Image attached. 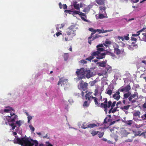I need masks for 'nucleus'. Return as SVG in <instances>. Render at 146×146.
Returning <instances> with one entry per match:
<instances>
[{
	"label": "nucleus",
	"mask_w": 146,
	"mask_h": 146,
	"mask_svg": "<svg viewBox=\"0 0 146 146\" xmlns=\"http://www.w3.org/2000/svg\"><path fill=\"white\" fill-rule=\"evenodd\" d=\"M13 117H11V118L9 119L8 120V121L9 122H13L15 121V120L17 118V116L16 115H13Z\"/></svg>",
	"instance_id": "obj_20"
},
{
	"label": "nucleus",
	"mask_w": 146,
	"mask_h": 146,
	"mask_svg": "<svg viewBox=\"0 0 146 146\" xmlns=\"http://www.w3.org/2000/svg\"><path fill=\"white\" fill-rule=\"evenodd\" d=\"M130 106L129 105H128L126 106H124L123 107H121V108L122 110L125 111L126 110H128L129 109Z\"/></svg>",
	"instance_id": "obj_28"
},
{
	"label": "nucleus",
	"mask_w": 146,
	"mask_h": 146,
	"mask_svg": "<svg viewBox=\"0 0 146 146\" xmlns=\"http://www.w3.org/2000/svg\"><path fill=\"white\" fill-rule=\"evenodd\" d=\"M104 43L106 44L110 45L111 43V42L110 41H109L108 40H106L105 41Z\"/></svg>",
	"instance_id": "obj_44"
},
{
	"label": "nucleus",
	"mask_w": 146,
	"mask_h": 146,
	"mask_svg": "<svg viewBox=\"0 0 146 146\" xmlns=\"http://www.w3.org/2000/svg\"><path fill=\"white\" fill-rule=\"evenodd\" d=\"M28 118V122L29 123L30 121L32 119V117L31 115H29L27 117Z\"/></svg>",
	"instance_id": "obj_48"
},
{
	"label": "nucleus",
	"mask_w": 146,
	"mask_h": 146,
	"mask_svg": "<svg viewBox=\"0 0 146 146\" xmlns=\"http://www.w3.org/2000/svg\"><path fill=\"white\" fill-rule=\"evenodd\" d=\"M138 97V94L137 92H135L134 94L131 95H130V96L128 98V100L129 101H131L132 103H134L136 102V100H132L133 98H134L136 97V98H137Z\"/></svg>",
	"instance_id": "obj_12"
},
{
	"label": "nucleus",
	"mask_w": 146,
	"mask_h": 146,
	"mask_svg": "<svg viewBox=\"0 0 146 146\" xmlns=\"http://www.w3.org/2000/svg\"><path fill=\"white\" fill-rule=\"evenodd\" d=\"M99 8L100 10L101 11H104L106 10V7L105 6H101L99 7Z\"/></svg>",
	"instance_id": "obj_39"
},
{
	"label": "nucleus",
	"mask_w": 146,
	"mask_h": 146,
	"mask_svg": "<svg viewBox=\"0 0 146 146\" xmlns=\"http://www.w3.org/2000/svg\"><path fill=\"white\" fill-rule=\"evenodd\" d=\"M115 52L117 54L119 55L122 54L124 52V50H120L119 49V46L117 44L115 43L113 46Z\"/></svg>",
	"instance_id": "obj_10"
},
{
	"label": "nucleus",
	"mask_w": 146,
	"mask_h": 146,
	"mask_svg": "<svg viewBox=\"0 0 146 146\" xmlns=\"http://www.w3.org/2000/svg\"><path fill=\"white\" fill-rule=\"evenodd\" d=\"M117 108H115L114 109H113L112 112L113 113L115 112L116 111Z\"/></svg>",
	"instance_id": "obj_64"
},
{
	"label": "nucleus",
	"mask_w": 146,
	"mask_h": 146,
	"mask_svg": "<svg viewBox=\"0 0 146 146\" xmlns=\"http://www.w3.org/2000/svg\"><path fill=\"white\" fill-rule=\"evenodd\" d=\"M96 82V81L95 80L93 81H92L90 82V83L91 84V86H94V84H95Z\"/></svg>",
	"instance_id": "obj_55"
},
{
	"label": "nucleus",
	"mask_w": 146,
	"mask_h": 146,
	"mask_svg": "<svg viewBox=\"0 0 146 146\" xmlns=\"http://www.w3.org/2000/svg\"><path fill=\"white\" fill-rule=\"evenodd\" d=\"M97 51H98L100 54H101V52L106 51L104 49V47L103 44H100L97 45L96 46Z\"/></svg>",
	"instance_id": "obj_13"
},
{
	"label": "nucleus",
	"mask_w": 146,
	"mask_h": 146,
	"mask_svg": "<svg viewBox=\"0 0 146 146\" xmlns=\"http://www.w3.org/2000/svg\"><path fill=\"white\" fill-rule=\"evenodd\" d=\"M112 102L111 100H109L108 102V103H106V104L107 106V109L108 110V108H109L110 107L111 105Z\"/></svg>",
	"instance_id": "obj_34"
},
{
	"label": "nucleus",
	"mask_w": 146,
	"mask_h": 146,
	"mask_svg": "<svg viewBox=\"0 0 146 146\" xmlns=\"http://www.w3.org/2000/svg\"><path fill=\"white\" fill-rule=\"evenodd\" d=\"M104 17V16L102 14H100L99 15V18H100V19L103 18Z\"/></svg>",
	"instance_id": "obj_57"
},
{
	"label": "nucleus",
	"mask_w": 146,
	"mask_h": 146,
	"mask_svg": "<svg viewBox=\"0 0 146 146\" xmlns=\"http://www.w3.org/2000/svg\"><path fill=\"white\" fill-rule=\"evenodd\" d=\"M101 36L99 35H96L95 36L93 37V38H92V40H94L96 38H98L99 37Z\"/></svg>",
	"instance_id": "obj_43"
},
{
	"label": "nucleus",
	"mask_w": 146,
	"mask_h": 146,
	"mask_svg": "<svg viewBox=\"0 0 146 146\" xmlns=\"http://www.w3.org/2000/svg\"><path fill=\"white\" fill-rule=\"evenodd\" d=\"M62 8L64 9H66L67 8V6L66 5V4H64L63 5Z\"/></svg>",
	"instance_id": "obj_62"
},
{
	"label": "nucleus",
	"mask_w": 146,
	"mask_h": 146,
	"mask_svg": "<svg viewBox=\"0 0 146 146\" xmlns=\"http://www.w3.org/2000/svg\"><path fill=\"white\" fill-rule=\"evenodd\" d=\"M29 127L30 129L31 130L32 132L34 131L35 128L31 125H29Z\"/></svg>",
	"instance_id": "obj_47"
},
{
	"label": "nucleus",
	"mask_w": 146,
	"mask_h": 146,
	"mask_svg": "<svg viewBox=\"0 0 146 146\" xmlns=\"http://www.w3.org/2000/svg\"><path fill=\"white\" fill-rule=\"evenodd\" d=\"M133 132L134 133V135L135 137L138 136L140 135L141 133V131H138L137 132H135L134 131H133Z\"/></svg>",
	"instance_id": "obj_35"
},
{
	"label": "nucleus",
	"mask_w": 146,
	"mask_h": 146,
	"mask_svg": "<svg viewBox=\"0 0 146 146\" xmlns=\"http://www.w3.org/2000/svg\"><path fill=\"white\" fill-rule=\"evenodd\" d=\"M85 76L88 78H89L94 75L89 69L86 68L85 71Z\"/></svg>",
	"instance_id": "obj_14"
},
{
	"label": "nucleus",
	"mask_w": 146,
	"mask_h": 146,
	"mask_svg": "<svg viewBox=\"0 0 146 146\" xmlns=\"http://www.w3.org/2000/svg\"><path fill=\"white\" fill-rule=\"evenodd\" d=\"M88 124L86 122H84L82 125L81 126L82 128L84 129H86V128H88Z\"/></svg>",
	"instance_id": "obj_26"
},
{
	"label": "nucleus",
	"mask_w": 146,
	"mask_h": 146,
	"mask_svg": "<svg viewBox=\"0 0 146 146\" xmlns=\"http://www.w3.org/2000/svg\"><path fill=\"white\" fill-rule=\"evenodd\" d=\"M113 30H106L104 31V30H103V33H106L107 32L112 31H113Z\"/></svg>",
	"instance_id": "obj_54"
},
{
	"label": "nucleus",
	"mask_w": 146,
	"mask_h": 146,
	"mask_svg": "<svg viewBox=\"0 0 146 146\" xmlns=\"http://www.w3.org/2000/svg\"><path fill=\"white\" fill-rule=\"evenodd\" d=\"M86 60H80V63H82V64H86L87 63V61Z\"/></svg>",
	"instance_id": "obj_45"
},
{
	"label": "nucleus",
	"mask_w": 146,
	"mask_h": 146,
	"mask_svg": "<svg viewBox=\"0 0 146 146\" xmlns=\"http://www.w3.org/2000/svg\"><path fill=\"white\" fill-rule=\"evenodd\" d=\"M96 32H98L99 33H103V30L101 29H97L96 30Z\"/></svg>",
	"instance_id": "obj_49"
},
{
	"label": "nucleus",
	"mask_w": 146,
	"mask_h": 146,
	"mask_svg": "<svg viewBox=\"0 0 146 146\" xmlns=\"http://www.w3.org/2000/svg\"><path fill=\"white\" fill-rule=\"evenodd\" d=\"M112 71V69L111 67L108 65H106L105 69L102 71V75H108V74L111 73Z\"/></svg>",
	"instance_id": "obj_7"
},
{
	"label": "nucleus",
	"mask_w": 146,
	"mask_h": 146,
	"mask_svg": "<svg viewBox=\"0 0 146 146\" xmlns=\"http://www.w3.org/2000/svg\"><path fill=\"white\" fill-rule=\"evenodd\" d=\"M98 137L99 138H101L104 135V133L98 131Z\"/></svg>",
	"instance_id": "obj_38"
},
{
	"label": "nucleus",
	"mask_w": 146,
	"mask_h": 146,
	"mask_svg": "<svg viewBox=\"0 0 146 146\" xmlns=\"http://www.w3.org/2000/svg\"><path fill=\"white\" fill-rule=\"evenodd\" d=\"M117 38L119 40L121 39L122 41H123L124 40V38L123 37L118 36L117 37Z\"/></svg>",
	"instance_id": "obj_58"
},
{
	"label": "nucleus",
	"mask_w": 146,
	"mask_h": 146,
	"mask_svg": "<svg viewBox=\"0 0 146 146\" xmlns=\"http://www.w3.org/2000/svg\"><path fill=\"white\" fill-rule=\"evenodd\" d=\"M143 107L144 108H146V100L143 105Z\"/></svg>",
	"instance_id": "obj_63"
},
{
	"label": "nucleus",
	"mask_w": 146,
	"mask_h": 146,
	"mask_svg": "<svg viewBox=\"0 0 146 146\" xmlns=\"http://www.w3.org/2000/svg\"><path fill=\"white\" fill-rule=\"evenodd\" d=\"M140 40L146 41V33H143L139 36Z\"/></svg>",
	"instance_id": "obj_17"
},
{
	"label": "nucleus",
	"mask_w": 146,
	"mask_h": 146,
	"mask_svg": "<svg viewBox=\"0 0 146 146\" xmlns=\"http://www.w3.org/2000/svg\"><path fill=\"white\" fill-rule=\"evenodd\" d=\"M98 131H93L91 133V134L92 135L94 136L96 135V134H97L98 133Z\"/></svg>",
	"instance_id": "obj_40"
},
{
	"label": "nucleus",
	"mask_w": 146,
	"mask_h": 146,
	"mask_svg": "<svg viewBox=\"0 0 146 146\" xmlns=\"http://www.w3.org/2000/svg\"><path fill=\"white\" fill-rule=\"evenodd\" d=\"M83 81L82 80L81 83L78 86V87L80 89L85 91L87 89L88 84L86 82L83 83Z\"/></svg>",
	"instance_id": "obj_8"
},
{
	"label": "nucleus",
	"mask_w": 146,
	"mask_h": 146,
	"mask_svg": "<svg viewBox=\"0 0 146 146\" xmlns=\"http://www.w3.org/2000/svg\"><path fill=\"white\" fill-rule=\"evenodd\" d=\"M129 34H127V36H124V38L126 40H129V37H128Z\"/></svg>",
	"instance_id": "obj_56"
},
{
	"label": "nucleus",
	"mask_w": 146,
	"mask_h": 146,
	"mask_svg": "<svg viewBox=\"0 0 146 146\" xmlns=\"http://www.w3.org/2000/svg\"><path fill=\"white\" fill-rule=\"evenodd\" d=\"M146 29V28H143L142 29L139 31L137 32L136 34H133L132 35V36H137L139 35H140V33L141 32L145 30Z\"/></svg>",
	"instance_id": "obj_21"
},
{
	"label": "nucleus",
	"mask_w": 146,
	"mask_h": 146,
	"mask_svg": "<svg viewBox=\"0 0 146 146\" xmlns=\"http://www.w3.org/2000/svg\"><path fill=\"white\" fill-rule=\"evenodd\" d=\"M6 108L7 109H6L4 110V111L5 112H9L11 110H14L11 107H9Z\"/></svg>",
	"instance_id": "obj_27"
},
{
	"label": "nucleus",
	"mask_w": 146,
	"mask_h": 146,
	"mask_svg": "<svg viewBox=\"0 0 146 146\" xmlns=\"http://www.w3.org/2000/svg\"><path fill=\"white\" fill-rule=\"evenodd\" d=\"M143 120H145L146 119V112L143 115L141 116V117Z\"/></svg>",
	"instance_id": "obj_53"
},
{
	"label": "nucleus",
	"mask_w": 146,
	"mask_h": 146,
	"mask_svg": "<svg viewBox=\"0 0 146 146\" xmlns=\"http://www.w3.org/2000/svg\"><path fill=\"white\" fill-rule=\"evenodd\" d=\"M108 117H106L105 119L104 120V123H106L108 122H110L111 120V115H108Z\"/></svg>",
	"instance_id": "obj_22"
},
{
	"label": "nucleus",
	"mask_w": 146,
	"mask_h": 146,
	"mask_svg": "<svg viewBox=\"0 0 146 146\" xmlns=\"http://www.w3.org/2000/svg\"><path fill=\"white\" fill-rule=\"evenodd\" d=\"M88 29L89 31L93 32L91 33L90 36L88 38V39H90L92 38L93 35L96 33V30L94 29L93 28H89Z\"/></svg>",
	"instance_id": "obj_18"
},
{
	"label": "nucleus",
	"mask_w": 146,
	"mask_h": 146,
	"mask_svg": "<svg viewBox=\"0 0 146 146\" xmlns=\"http://www.w3.org/2000/svg\"><path fill=\"white\" fill-rule=\"evenodd\" d=\"M69 55L68 53H65L63 55V57L64 58V60L65 61L67 60L68 58Z\"/></svg>",
	"instance_id": "obj_30"
},
{
	"label": "nucleus",
	"mask_w": 146,
	"mask_h": 146,
	"mask_svg": "<svg viewBox=\"0 0 146 146\" xmlns=\"http://www.w3.org/2000/svg\"><path fill=\"white\" fill-rule=\"evenodd\" d=\"M73 13L74 14H79L80 13V10H78V11H74L73 12Z\"/></svg>",
	"instance_id": "obj_42"
},
{
	"label": "nucleus",
	"mask_w": 146,
	"mask_h": 146,
	"mask_svg": "<svg viewBox=\"0 0 146 146\" xmlns=\"http://www.w3.org/2000/svg\"><path fill=\"white\" fill-rule=\"evenodd\" d=\"M14 143L22 146L24 145V146H38V143L37 140L29 139L26 135L21 138H17L15 139L14 140Z\"/></svg>",
	"instance_id": "obj_1"
},
{
	"label": "nucleus",
	"mask_w": 146,
	"mask_h": 146,
	"mask_svg": "<svg viewBox=\"0 0 146 146\" xmlns=\"http://www.w3.org/2000/svg\"><path fill=\"white\" fill-rule=\"evenodd\" d=\"M97 124H95V123H92V124H88V128H92L94 127H95L96 126H97Z\"/></svg>",
	"instance_id": "obj_31"
},
{
	"label": "nucleus",
	"mask_w": 146,
	"mask_h": 146,
	"mask_svg": "<svg viewBox=\"0 0 146 146\" xmlns=\"http://www.w3.org/2000/svg\"><path fill=\"white\" fill-rule=\"evenodd\" d=\"M73 6L75 9L80 10V5L79 4H77V2L75 1L73 2Z\"/></svg>",
	"instance_id": "obj_19"
},
{
	"label": "nucleus",
	"mask_w": 146,
	"mask_h": 146,
	"mask_svg": "<svg viewBox=\"0 0 146 146\" xmlns=\"http://www.w3.org/2000/svg\"><path fill=\"white\" fill-rule=\"evenodd\" d=\"M92 94L93 92H88L87 93L85 96L86 99L88 100L90 102L92 100H93L95 104L98 105V98L96 97H94L92 95Z\"/></svg>",
	"instance_id": "obj_3"
},
{
	"label": "nucleus",
	"mask_w": 146,
	"mask_h": 146,
	"mask_svg": "<svg viewBox=\"0 0 146 146\" xmlns=\"http://www.w3.org/2000/svg\"><path fill=\"white\" fill-rule=\"evenodd\" d=\"M113 54L107 50L106 51V52L102 53L101 54V56L98 57L99 59H103L105 58L106 55H111L113 56Z\"/></svg>",
	"instance_id": "obj_15"
},
{
	"label": "nucleus",
	"mask_w": 146,
	"mask_h": 146,
	"mask_svg": "<svg viewBox=\"0 0 146 146\" xmlns=\"http://www.w3.org/2000/svg\"><path fill=\"white\" fill-rule=\"evenodd\" d=\"M97 64H98L99 66L102 67H106V62L105 61H102L101 62H98L97 63Z\"/></svg>",
	"instance_id": "obj_23"
},
{
	"label": "nucleus",
	"mask_w": 146,
	"mask_h": 146,
	"mask_svg": "<svg viewBox=\"0 0 146 146\" xmlns=\"http://www.w3.org/2000/svg\"><path fill=\"white\" fill-rule=\"evenodd\" d=\"M140 113H141L139 111H137L135 112L134 114V115L136 117L138 116L139 117Z\"/></svg>",
	"instance_id": "obj_33"
},
{
	"label": "nucleus",
	"mask_w": 146,
	"mask_h": 146,
	"mask_svg": "<svg viewBox=\"0 0 146 146\" xmlns=\"http://www.w3.org/2000/svg\"><path fill=\"white\" fill-rule=\"evenodd\" d=\"M131 89V86L129 85H127L125 86L121 87L118 89V90L121 92H129Z\"/></svg>",
	"instance_id": "obj_11"
},
{
	"label": "nucleus",
	"mask_w": 146,
	"mask_h": 146,
	"mask_svg": "<svg viewBox=\"0 0 146 146\" xmlns=\"http://www.w3.org/2000/svg\"><path fill=\"white\" fill-rule=\"evenodd\" d=\"M98 93V90L97 89H95L94 95L95 96H96Z\"/></svg>",
	"instance_id": "obj_41"
},
{
	"label": "nucleus",
	"mask_w": 146,
	"mask_h": 146,
	"mask_svg": "<svg viewBox=\"0 0 146 146\" xmlns=\"http://www.w3.org/2000/svg\"><path fill=\"white\" fill-rule=\"evenodd\" d=\"M101 54H100L98 51H94L92 52L91 54V55L89 56L88 58L86 59L87 60L91 61V60L93 59L96 56H97L96 58L98 59H99L98 57L101 56Z\"/></svg>",
	"instance_id": "obj_6"
},
{
	"label": "nucleus",
	"mask_w": 146,
	"mask_h": 146,
	"mask_svg": "<svg viewBox=\"0 0 146 146\" xmlns=\"http://www.w3.org/2000/svg\"><path fill=\"white\" fill-rule=\"evenodd\" d=\"M96 2L99 5H102L104 3V0H96Z\"/></svg>",
	"instance_id": "obj_25"
},
{
	"label": "nucleus",
	"mask_w": 146,
	"mask_h": 146,
	"mask_svg": "<svg viewBox=\"0 0 146 146\" xmlns=\"http://www.w3.org/2000/svg\"><path fill=\"white\" fill-rule=\"evenodd\" d=\"M79 15L80 17H81V19L85 21H87V20L85 19L84 18L82 17V16H86L85 14V13H83L82 12H80V13L79 14Z\"/></svg>",
	"instance_id": "obj_29"
},
{
	"label": "nucleus",
	"mask_w": 146,
	"mask_h": 146,
	"mask_svg": "<svg viewBox=\"0 0 146 146\" xmlns=\"http://www.w3.org/2000/svg\"><path fill=\"white\" fill-rule=\"evenodd\" d=\"M85 69L83 68H81L80 69H77L76 72V73L77 75L79 80L85 78Z\"/></svg>",
	"instance_id": "obj_5"
},
{
	"label": "nucleus",
	"mask_w": 146,
	"mask_h": 146,
	"mask_svg": "<svg viewBox=\"0 0 146 146\" xmlns=\"http://www.w3.org/2000/svg\"><path fill=\"white\" fill-rule=\"evenodd\" d=\"M131 38L132 40L134 41L135 42H136L137 39L136 38H134L133 37H131Z\"/></svg>",
	"instance_id": "obj_61"
},
{
	"label": "nucleus",
	"mask_w": 146,
	"mask_h": 146,
	"mask_svg": "<svg viewBox=\"0 0 146 146\" xmlns=\"http://www.w3.org/2000/svg\"><path fill=\"white\" fill-rule=\"evenodd\" d=\"M61 32V31H60V32H57L56 34V35L57 36H59L60 35H62V33H60Z\"/></svg>",
	"instance_id": "obj_60"
},
{
	"label": "nucleus",
	"mask_w": 146,
	"mask_h": 146,
	"mask_svg": "<svg viewBox=\"0 0 146 146\" xmlns=\"http://www.w3.org/2000/svg\"><path fill=\"white\" fill-rule=\"evenodd\" d=\"M77 28L76 27L75 25H71L66 29V33L65 35H66L68 36H70V38L65 37L64 38V40L67 41L71 40L73 37L76 35L75 32L76 31Z\"/></svg>",
	"instance_id": "obj_2"
},
{
	"label": "nucleus",
	"mask_w": 146,
	"mask_h": 146,
	"mask_svg": "<svg viewBox=\"0 0 146 146\" xmlns=\"http://www.w3.org/2000/svg\"><path fill=\"white\" fill-rule=\"evenodd\" d=\"M102 103L100 104L98 103V105H96L98 107H100L102 108H104V111L106 113L108 111V110L107 109V106L106 104V103H108V99L107 98H103L102 100Z\"/></svg>",
	"instance_id": "obj_4"
},
{
	"label": "nucleus",
	"mask_w": 146,
	"mask_h": 146,
	"mask_svg": "<svg viewBox=\"0 0 146 146\" xmlns=\"http://www.w3.org/2000/svg\"><path fill=\"white\" fill-rule=\"evenodd\" d=\"M140 135H143L144 136L145 138L146 137V132H144L140 134Z\"/></svg>",
	"instance_id": "obj_52"
},
{
	"label": "nucleus",
	"mask_w": 146,
	"mask_h": 146,
	"mask_svg": "<svg viewBox=\"0 0 146 146\" xmlns=\"http://www.w3.org/2000/svg\"><path fill=\"white\" fill-rule=\"evenodd\" d=\"M127 93L124 94H123V98L127 99L130 96L131 94V92H127Z\"/></svg>",
	"instance_id": "obj_24"
},
{
	"label": "nucleus",
	"mask_w": 146,
	"mask_h": 146,
	"mask_svg": "<svg viewBox=\"0 0 146 146\" xmlns=\"http://www.w3.org/2000/svg\"><path fill=\"white\" fill-rule=\"evenodd\" d=\"M112 90L110 89H109L107 91V92H106V93L109 95V96H111L112 94Z\"/></svg>",
	"instance_id": "obj_37"
},
{
	"label": "nucleus",
	"mask_w": 146,
	"mask_h": 146,
	"mask_svg": "<svg viewBox=\"0 0 146 146\" xmlns=\"http://www.w3.org/2000/svg\"><path fill=\"white\" fill-rule=\"evenodd\" d=\"M90 102L89 101L88 103V101H86L84 102L83 104V107H88L89 106L90 103Z\"/></svg>",
	"instance_id": "obj_32"
},
{
	"label": "nucleus",
	"mask_w": 146,
	"mask_h": 146,
	"mask_svg": "<svg viewBox=\"0 0 146 146\" xmlns=\"http://www.w3.org/2000/svg\"><path fill=\"white\" fill-rule=\"evenodd\" d=\"M15 115L14 113L12 112L10 113L11 116H7V117L11 119V117H13V116Z\"/></svg>",
	"instance_id": "obj_46"
},
{
	"label": "nucleus",
	"mask_w": 146,
	"mask_h": 146,
	"mask_svg": "<svg viewBox=\"0 0 146 146\" xmlns=\"http://www.w3.org/2000/svg\"><path fill=\"white\" fill-rule=\"evenodd\" d=\"M131 46L133 47H135L137 46V44L135 42H132L131 43Z\"/></svg>",
	"instance_id": "obj_59"
},
{
	"label": "nucleus",
	"mask_w": 146,
	"mask_h": 146,
	"mask_svg": "<svg viewBox=\"0 0 146 146\" xmlns=\"http://www.w3.org/2000/svg\"><path fill=\"white\" fill-rule=\"evenodd\" d=\"M68 80L64 78H60L58 81L57 84L58 85H60L61 86H64L67 85Z\"/></svg>",
	"instance_id": "obj_9"
},
{
	"label": "nucleus",
	"mask_w": 146,
	"mask_h": 146,
	"mask_svg": "<svg viewBox=\"0 0 146 146\" xmlns=\"http://www.w3.org/2000/svg\"><path fill=\"white\" fill-rule=\"evenodd\" d=\"M116 103V102L115 101L113 102V103H112L110 107L113 108V107L115 106Z\"/></svg>",
	"instance_id": "obj_51"
},
{
	"label": "nucleus",
	"mask_w": 146,
	"mask_h": 146,
	"mask_svg": "<svg viewBox=\"0 0 146 146\" xmlns=\"http://www.w3.org/2000/svg\"><path fill=\"white\" fill-rule=\"evenodd\" d=\"M21 121L20 120H19V121H16V123L15 124L17 125L18 126V127H19L21 125Z\"/></svg>",
	"instance_id": "obj_36"
},
{
	"label": "nucleus",
	"mask_w": 146,
	"mask_h": 146,
	"mask_svg": "<svg viewBox=\"0 0 146 146\" xmlns=\"http://www.w3.org/2000/svg\"><path fill=\"white\" fill-rule=\"evenodd\" d=\"M119 92L120 91L118 90V91L116 92L113 96V98L117 101L119 100L121 97Z\"/></svg>",
	"instance_id": "obj_16"
},
{
	"label": "nucleus",
	"mask_w": 146,
	"mask_h": 146,
	"mask_svg": "<svg viewBox=\"0 0 146 146\" xmlns=\"http://www.w3.org/2000/svg\"><path fill=\"white\" fill-rule=\"evenodd\" d=\"M64 12L66 13H70L71 12H72V11L70 10H65L64 11Z\"/></svg>",
	"instance_id": "obj_50"
}]
</instances>
